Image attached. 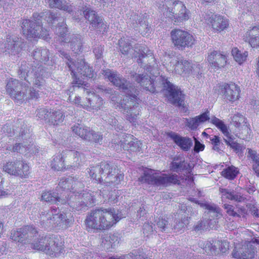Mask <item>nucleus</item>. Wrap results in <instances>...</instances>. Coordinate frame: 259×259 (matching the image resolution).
<instances>
[{"instance_id":"nucleus-1","label":"nucleus","mask_w":259,"mask_h":259,"mask_svg":"<svg viewBox=\"0 0 259 259\" xmlns=\"http://www.w3.org/2000/svg\"><path fill=\"white\" fill-rule=\"evenodd\" d=\"M29 65L26 62H22L19 67L18 75L24 79L27 83L19 81L16 79H10L6 85V91L18 104L29 99H37L38 93L33 88L29 89V85L32 82L35 87L41 88L45 83V78L49 76L50 72L47 71L41 65L32 66L30 72Z\"/></svg>"},{"instance_id":"nucleus-2","label":"nucleus","mask_w":259,"mask_h":259,"mask_svg":"<svg viewBox=\"0 0 259 259\" xmlns=\"http://www.w3.org/2000/svg\"><path fill=\"white\" fill-rule=\"evenodd\" d=\"M102 74L125 94L126 96L119 103V108L125 115L127 120L135 123L140 112V107L137 102V90L116 71L107 69L102 71Z\"/></svg>"},{"instance_id":"nucleus-3","label":"nucleus","mask_w":259,"mask_h":259,"mask_svg":"<svg viewBox=\"0 0 259 259\" xmlns=\"http://www.w3.org/2000/svg\"><path fill=\"white\" fill-rule=\"evenodd\" d=\"M133 77L141 87L150 92L154 93L162 90L167 91L168 100L174 104L182 105L184 100L182 94L178 88L168 80L165 76L161 75L157 77L155 82L147 73H135Z\"/></svg>"},{"instance_id":"nucleus-4","label":"nucleus","mask_w":259,"mask_h":259,"mask_svg":"<svg viewBox=\"0 0 259 259\" xmlns=\"http://www.w3.org/2000/svg\"><path fill=\"white\" fill-rule=\"evenodd\" d=\"M121 218L114 208L97 209L91 211L85 220L87 229L103 231L108 230Z\"/></svg>"},{"instance_id":"nucleus-5","label":"nucleus","mask_w":259,"mask_h":259,"mask_svg":"<svg viewBox=\"0 0 259 259\" xmlns=\"http://www.w3.org/2000/svg\"><path fill=\"white\" fill-rule=\"evenodd\" d=\"M92 172H99L100 177H97L99 183L105 184L106 186L117 185L123 179V175L118 173V170L112 163L102 162L100 165H96Z\"/></svg>"},{"instance_id":"nucleus-6","label":"nucleus","mask_w":259,"mask_h":259,"mask_svg":"<svg viewBox=\"0 0 259 259\" xmlns=\"http://www.w3.org/2000/svg\"><path fill=\"white\" fill-rule=\"evenodd\" d=\"M140 182L156 186H167L171 184H176L178 183V176L176 174L157 175L155 170L146 168L143 175L139 178Z\"/></svg>"},{"instance_id":"nucleus-7","label":"nucleus","mask_w":259,"mask_h":259,"mask_svg":"<svg viewBox=\"0 0 259 259\" xmlns=\"http://www.w3.org/2000/svg\"><path fill=\"white\" fill-rule=\"evenodd\" d=\"M67 66L71 71V74L73 78L72 82V86L70 87V90L72 88L74 90L75 88H80L81 87L84 90V86H85V84L81 79H79V75L92 78L93 74L92 68L82 59L72 64L67 63Z\"/></svg>"},{"instance_id":"nucleus-8","label":"nucleus","mask_w":259,"mask_h":259,"mask_svg":"<svg viewBox=\"0 0 259 259\" xmlns=\"http://www.w3.org/2000/svg\"><path fill=\"white\" fill-rule=\"evenodd\" d=\"M33 20L24 19L22 23V29L23 35L27 38L35 37L46 38L48 35L47 29L42 27L41 21L39 18V14H34Z\"/></svg>"},{"instance_id":"nucleus-9","label":"nucleus","mask_w":259,"mask_h":259,"mask_svg":"<svg viewBox=\"0 0 259 259\" xmlns=\"http://www.w3.org/2000/svg\"><path fill=\"white\" fill-rule=\"evenodd\" d=\"M83 17L88 20L92 28L97 29L102 33L106 31L107 25L104 22L102 18L98 16L89 6L82 7L75 12L73 16V18L76 20H80Z\"/></svg>"},{"instance_id":"nucleus-10","label":"nucleus","mask_w":259,"mask_h":259,"mask_svg":"<svg viewBox=\"0 0 259 259\" xmlns=\"http://www.w3.org/2000/svg\"><path fill=\"white\" fill-rule=\"evenodd\" d=\"M135 51L136 53L135 58H138L137 60L138 64L151 74H154V70L157 69V65L151 51L145 46L140 45L135 47Z\"/></svg>"},{"instance_id":"nucleus-11","label":"nucleus","mask_w":259,"mask_h":259,"mask_svg":"<svg viewBox=\"0 0 259 259\" xmlns=\"http://www.w3.org/2000/svg\"><path fill=\"white\" fill-rule=\"evenodd\" d=\"M76 193L78 195H71L70 198H68V201L67 202L70 207L73 209L78 211L85 210L88 209L89 205L94 203V196L89 192L83 191L79 193L76 191Z\"/></svg>"},{"instance_id":"nucleus-12","label":"nucleus","mask_w":259,"mask_h":259,"mask_svg":"<svg viewBox=\"0 0 259 259\" xmlns=\"http://www.w3.org/2000/svg\"><path fill=\"white\" fill-rule=\"evenodd\" d=\"M81 154L77 151L73 150H65L61 153H58L54 156L53 160L51 162V166L52 168L56 170H61L65 168V159L67 160L70 161L73 159L75 164L74 166L79 165Z\"/></svg>"},{"instance_id":"nucleus-13","label":"nucleus","mask_w":259,"mask_h":259,"mask_svg":"<svg viewBox=\"0 0 259 259\" xmlns=\"http://www.w3.org/2000/svg\"><path fill=\"white\" fill-rule=\"evenodd\" d=\"M170 36L174 45L181 50L191 48L195 41L192 35L187 31L180 29H175L171 30Z\"/></svg>"},{"instance_id":"nucleus-14","label":"nucleus","mask_w":259,"mask_h":259,"mask_svg":"<svg viewBox=\"0 0 259 259\" xmlns=\"http://www.w3.org/2000/svg\"><path fill=\"white\" fill-rule=\"evenodd\" d=\"M37 235L36 229L30 226H26L23 228L18 229L17 230L12 231L11 238L16 242L22 243H29L32 240V237Z\"/></svg>"},{"instance_id":"nucleus-15","label":"nucleus","mask_w":259,"mask_h":259,"mask_svg":"<svg viewBox=\"0 0 259 259\" xmlns=\"http://www.w3.org/2000/svg\"><path fill=\"white\" fill-rule=\"evenodd\" d=\"M3 170L9 174L25 178L29 173V167L23 161L16 160L14 162H8L4 164Z\"/></svg>"},{"instance_id":"nucleus-16","label":"nucleus","mask_w":259,"mask_h":259,"mask_svg":"<svg viewBox=\"0 0 259 259\" xmlns=\"http://www.w3.org/2000/svg\"><path fill=\"white\" fill-rule=\"evenodd\" d=\"M82 186V184L78 181L77 179L74 180L72 177H64L60 180L58 186L57 187L56 191L62 193V195L65 196L66 198L70 195L71 193L75 194L77 191L76 187Z\"/></svg>"},{"instance_id":"nucleus-17","label":"nucleus","mask_w":259,"mask_h":259,"mask_svg":"<svg viewBox=\"0 0 259 259\" xmlns=\"http://www.w3.org/2000/svg\"><path fill=\"white\" fill-rule=\"evenodd\" d=\"M22 39L15 35H8L6 40L1 45V49L6 55H15L22 49Z\"/></svg>"},{"instance_id":"nucleus-18","label":"nucleus","mask_w":259,"mask_h":259,"mask_svg":"<svg viewBox=\"0 0 259 259\" xmlns=\"http://www.w3.org/2000/svg\"><path fill=\"white\" fill-rule=\"evenodd\" d=\"M174 10L167 13L166 17L174 20L175 22H181L188 20L191 14L185 6L181 2H178L174 7Z\"/></svg>"},{"instance_id":"nucleus-19","label":"nucleus","mask_w":259,"mask_h":259,"mask_svg":"<svg viewBox=\"0 0 259 259\" xmlns=\"http://www.w3.org/2000/svg\"><path fill=\"white\" fill-rule=\"evenodd\" d=\"M148 15L146 14L139 15L133 14L131 15L129 23L134 28H137L143 35H146L150 33L151 27L147 21Z\"/></svg>"},{"instance_id":"nucleus-20","label":"nucleus","mask_w":259,"mask_h":259,"mask_svg":"<svg viewBox=\"0 0 259 259\" xmlns=\"http://www.w3.org/2000/svg\"><path fill=\"white\" fill-rule=\"evenodd\" d=\"M240 89L234 83H225L220 88V94L227 101L233 102L239 99Z\"/></svg>"},{"instance_id":"nucleus-21","label":"nucleus","mask_w":259,"mask_h":259,"mask_svg":"<svg viewBox=\"0 0 259 259\" xmlns=\"http://www.w3.org/2000/svg\"><path fill=\"white\" fill-rule=\"evenodd\" d=\"M167 136L184 151H188L193 145L192 140L188 137L181 136L178 134L173 132L167 133Z\"/></svg>"},{"instance_id":"nucleus-22","label":"nucleus","mask_w":259,"mask_h":259,"mask_svg":"<svg viewBox=\"0 0 259 259\" xmlns=\"http://www.w3.org/2000/svg\"><path fill=\"white\" fill-rule=\"evenodd\" d=\"M142 143L134 137L133 136L128 135L123 141H120V147L124 150L130 152H137L142 150Z\"/></svg>"},{"instance_id":"nucleus-23","label":"nucleus","mask_w":259,"mask_h":259,"mask_svg":"<svg viewBox=\"0 0 259 259\" xmlns=\"http://www.w3.org/2000/svg\"><path fill=\"white\" fill-rule=\"evenodd\" d=\"M103 105V101L99 95L94 93H90L86 97V101L84 103V108L91 111L100 109Z\"/></svg>"},{"instance_id":"nucleus-24","label":"nucleus","mask_w":259,"mask_h":259,"mask_svg":"<svg viewBox=\"0 0 259 259\" xmlns=\"http://www.w3.org/2000/svg\"><path fill=\"white\" fill-rule=\"evenodd\" d=\"M64 195H62V193H59L58 191L54 192L50 191L44 192L41 195V199L52 204H65L68 200L66 196L64 197Z\"/></svg>"},{"instance_id":"nucleus-25","label":"nucleus","mask_w":259,"mask_h":259,"mask_svg":"<svg viewBox=\"0 0 259 259\" xmlns=\"http://www.w3.org/2000/svg\"><path fill=\"white\" fill-rule=\"evenodd\" d=\"M207 60L211 67L218 69L225 66L226 64V57L220 52L213 51L208 55Z\"/></svg>"},{"instance_id":"nucleus-26","label":"nucleus","mask_w":259,"mask_h":259,"mask_svg":"<svg viewBox=\"0 0 259 259\" xmlns=\"http://www.w3.org/2000/svg\"><path fill=\"white\" fill-rule=\"evenodd\" d=\"M243 40L253 48H259V25L249 29L243 35Z\"/></svg>"},{"instance_id":"nucleus-27","label":"nucleus","mask_w":259,"mask_h":259,"mask_svg":"<svg viewBox=\"0 0 259 259\" xmlns=\"http://www.w3.org/2000/svg\"><path fill=\"white\" fill-rule=\"evenodd\" d=\"M49 242L46 247L45 252L50 255H56V254L62 252L63 249L61 242L54 236H52L48 239Z\"/></svg>"},{"instance_id":"nucleus-28","label":"nucleus","mask_w":259,"mask_h":259,"mask_svg":"<svg viewBox=\"0 0 259 259\" xmlns=\"http://www.w3.org/2000/svg\"><path fill=\"white\" fill-rule=\"evenodd\" d=\"M219 190L223 198L237 202H242L245 199L241 194L236 189L234 190L226 188H220Z\"/></svg>"},{"instance_id":"nucleus-29","label":"nucleus","mask_w":259,"mask_h":259,"mask_svg":"<svg viewBox=\"0 0 259 259\" xmlns=\"http://www.w3.org/2000/svg\"><path fill=\"white\" fill-rule=\"evenodd\" d=\"M203 252L209 256L217 255L219 254V250L217 248L216 240H207L199 243Z\"/></svg>"},{"instance_id":"nucleus-30","label":"nucleus","mask_w":259,"mask_h":259,"mask_svg":"<svg viewBox=\"0 0 259 259\" xmlns=\"http://www.w3.org/2000/svg\"><path fill=\"white\" fill-rule=\"evenodd\" d=\"M209 112H205L194 118L186 119V125L191 130H196L199 124L209 119Z\"/></svg>"},{"instance_id":"nucleus-31","label":"nucleus","mask_w":259,"mask_h":259,"mask_svg":"<svg viewBox=\"0 0 259 259\" xmlns=\"http://www.w3.org/2000/svg\"><path fill=\"white\" fill-rule=\"evenodd\" d=\"M52 223L51 226H60L62 228H66L70 226L71 220L67 218L66 214L64 213H59L54 212V215L52 216Z\"/></svg>"},{"instance_id":"nucleus-32","label":"nucleus","mask_w":259,"mask_h":259,"mask_svg":"<svg viewBox=\"0 0 259 259\" xmlns=\"http://www.w3.org/2000/svg\"><path fill=\"white\" fill-rule=\"evenodd\" d=\"M49 238L47 236H40L37 232L36 236L34 235V237H32L31 240L32 242L31 241L30 243L31 244L33 249L45 252L46 247H48L47 245Z\"/></svg>"},{"instance_id":"nucleus-33","label":"nucleus","mask_w":259,"mask_h":259,"mask_svg":"<svg viewBox=\"0 0 259 259\" xmlns=\"http://www.w3.org/2000/svg\"><path fill=\"white\" fill-rule=\"evenodd\" d=\"M204 205L205 208L208 210L207 214L209 216V218L206 219V220H208L209 224L211 225V226H213L214 225L213 224L216 223L214 220H217L222 217L220 208L215 204H205Z\"/></svg>"},{"instance_id":"nucleus-34","label":"nucleus","mask_w":259,"mask_h":259,"mask_svg":"<svg viewBox=\"0 0 259 259\" xmlns=\"http://www.w3.org/2000/svg\"><path fill=\"white\" fill-rule=\"evenodd\" d=\"M51 8H56L71 14L73 11V6L65 0H48Z\"/></svg>"},{"instance_id":"nucleus-35","label":"nucleus","mask_w":259,"mask_h":259,"mask_svg":"<svg viewBox=\"0 0 259 259\" xmlns=\"http://www.w3.org/2000/svg\"><path fill=\"white\" fill-rule=\"evenodd\" d=\"M58 209L53 208L52 209L45 210L41 212L40 214V222L41 225L45 227L51 226L52 223V216L54 215V212H57Z\"/></svg>"},{"instance_id":"nucleus-36","label":"nucleus","mask_w":259,"mask_h":259,"mask_svg":"<svg viewBox=\"0 0 259 259\" xmlns=\"http://www.w3.org/2000/svg\"><path fill=\"white\" fill-rule=\"evenodd\" d=\"M120 240L117 234H110L108 236L105 237L103 241L104 247L108 250L111 248H115L118 244Z\"/></svg>"},{"instance_id":"nucleus-37","label":"nucleus","mask_w":259,"mask_h":259,"mask_svg":"<svg viewBox=\"0 0 259 259\" xmlns=\"http://www.w3.org/2000/svg\"><path fill=\"white\" fill-rule=\"evenodd\" d=\"M235 139V137L230 134L226 138H224V141L235 152L238 154V155H242L243 150L245 149V147L241 144L234 141Z\"/></svg>"},{"instance_id":"nucleus-38","label":"nucleus","mask_w":259,"mask_h":259,"mask_svg":"<svg viewBox=\"0 0 259 259\" xmlns=\"http://www.w3.org/2000/svg\"><path fill=\"white\" fill-rule=\"evenodd\" d=\"M228 20L220 16L214 15V17L211 25L212 28L218 31H221L224 30L228 26Z\"/></svg>"},{"instance_id":"nucleus-39","label":"nucleus","mask_w":259,"mask_h":259,"mask_svg":"<svg viewBox=\"0 0 259 259\" xmlns=\"http://www.w3.org/2000/svg\"><path fill=\"white\" fill-rule=\"evenodd\" d=\"M82 37L79 34H73L70 37L69 42L70 48L75 54H78L82 50Z\"/></svg>"},{"instance_id":"nucleus-40","label":"nucleus","mask_w":259,"mask_h":259,"mask_svg":"<svg viewBox=\"0 0 259 259\" xmlns=\"http://www.w3.org/2000/svg\"><path fill=\"white\" fill-rule=\"evenodd\" d=\"M32 56L37 61L46 64L49 61V52L46 48H37L33 51Z\"/></svg>"},{"instance_id":"nucleus-41","label":"nucleus","mask_w":259,"mask_h":259,"mask_svg":"<svg viewBox=\"0 0 259 259\" xmlns=\"http://www.w3.org/2000/svg\"><path fill=\"white\" fill-rule=\"evenodd\" d=\"M39 15V18L43 16L45 17V19L49 24H53L56 21L61 22L64 21L63 17H60V14L56 12L48 10Z\"/></svg>"},{"instance_id":"nucleus-42","label":"nucleus","mask_w":259,"mask_h":259,"mask_svg":"<svg viewBox=\"0 0 259 259\" xmlns=\"http://www.w3.org/2000/svg\"><path fill=\"white\" fill-rule=\"evenodd\" d=\"M64 119V116L60 110H50L48 123L52 125H58Z\"/></svg>"},{"instance_id":"nucleus-43","label":"nucleus","mask_w":259,"mask_h":259,"mask_svg":"<svg viewBox=\"0 0 259 259\" xmlns=\"http://www.w3.org/2000/svg\"><path fill=\"white\" fill-rule=\"evenodd\" d=\"M247 253H245L244 251V247L239 249L238 250H233L232 256L233 257L237 259H252L255 254V251L253 250H246Z\"/></svg>"},{"instance_id":"nucleus-44","label":"nucleus","mask_w":259,"mask_h":259,"mask_svg":"<svg viewBox=\"0 0 259 259\" xmlns=\"http://www.w3.org/2000/svg\"><path fill=\"white\" fill-rule=\"evenodd\" d=\"M102 119L116 131L119 132L123 130V126L121 123H119L118 121L113 116L105 114L102 116Z\"/></svg>"},{"instance_id":"nucleus-45","label":"nucleus","mask_w":259,"mask_h":259,"mask_svg":"<svg viewBox=\"0 0 259 259\" xmlns=\"http://www.w3.org/2000/svg\"><path fill=\"white\" fill-rule=\"evenodd\" d=\"M103 139L102 134L98 132H96L90 128L88 134L87 136H86L85 141L101 145L102 144Z\"/></svg>"},{"instance_id":"nucleus-46","label":"nucleus","mask_w":259,"mask_h":259,"mask_svg":"<svg viewBox=\"0 0 259 259\" xmlns=\"http://www.w3.org/2000/svg\"><path fill=\"white\" fill-rule=\"evenodd\" d=\"M179 1L176 0H164L161 2L162 4H160L159 8L163 13V15L166 16L168 12H170L174 10V7H175V5Z\"/></svg>"},{"instance_id":"nucleus-47","label":"nucleus","mask_w":259,"mask_h":259,"mask_svg":"<svg viewBox=\"0 0 259 259\" xmlns=\"http://www.w3.org/2000/svg\"><path fill=\"white\" fill-rule=\"evenodd\" d=\"M210 141L212 145V149L220 154L224 152L225 149L224 144L221 142L220 138L218 136H212L210 137Z\"/></svg>"},{"instance_id":"nucleus-48","label":"nucleus","mask_w":259,"mask_h":259,"mask_svg":"<svg viewBox=\"0 0 259 259\" xmlns=\"http://www.w3.org/2000/svg\"><path fill=\"white\" fill-rule=\"evenodd\" d=\"M222 175L225 178L230 180H234L239 173V170L233 165L229 166L223 169L221 172Z\"/></svg>"},{"instance_id":"nucleus-49","label":"nucleus","mask_w":259,"mask_h":259,"mask_svg":"<svg viewBox=\"0 0 259 259\" xmlns=\"http://www.w3.org/2000/svg\"><path fill=\"white\" fill-rule=\"evenodd\" d=\"M71 128L72 132L84 140H85L86 136H87L90 130L89 127L84 126L79 124H77L73 125Z\"/></svg>"},{"instance_id":"nucleus-50","label":"nucleus","mask_w":259,"mask_h":259,"mask_svg":"<svg viewBox=\"0 0 259 259\" xmlns=\"http://www.w3.org/2000/svg\"><path fill=\"white\" fill-rule=\"evenodd\" d=\"M232 55L234 60L239 64H241L246 59L248 56L247 51L241 52L237 48H234L232 50Z\"/></svg>"},{"instance_id":"nucleus-51","label":"nucleus","mask_w":259,"mask_h":259,"mask_svg":"<svg viewBox=\"0 0 259 259\" xmlns=\"http://www.w3.org/2000/svg\"><path fill=\"white\" fill-rule=\"evenodd\" d=\"M210 122L214 124L222 132L226 138L231 134L229 132L227 125L220 119L215 117H213L211 119Z\"/></svg>"},{"instance_id":"nucleus-52","label":"nucleus","mask_w":259,"mask_h":259,"mask_svg":"<svg viewBox=\"0 0 259 259\" xmlns=\"http://www.w3.org/2000/svg\"><path fill=\"white\" fill-rule=\"evenodd\" d=\"M190 164L185 162V160L179 162L172 161L170 163L171 169L176 172L187 170Z\"/></svg>"},{"instance_id":"nucleus-53","label":"nucleus","mask_w":259,"mask_h":259,"mask_svg":"<svg viewBox=\"0 0 259 259\" xmlns=\"http://www.w3.org/2000/svg\"><path fill=\"white\" fill-rule=\"evenodd\" d=\"M248 157L253 161L252 168L254 171H259V154L251 149L248 148Z\"/></svg>"},{"instance_id":"nucleus-54","label":"nucleus","mask_w":259,"mask_h":259,"mask_svg":"<svg viewBox=\"0 0 259 259\" xmlns=\"http://www.w3.org/2000/svg\"><path fill=\"white\" fill-rule=\"evenodd\" d=\"M130 38L123 37L119 40L120 51L122 54L127 55L131 49V44Z\"/></svg>"},{"instance_id":"nucleus-55","label":"nucleus","mask_w":259,"mask_h":259,"mask_svg":"<svg viewBox=\"0 0 259 259\" xmlns=\"http://www.w3.org/2000/svg\"><path fill=\"white\" fill-rule=\"evenodd\" d=\"M142 250L140 249L134 250L132 252H130L128 254H125L118 257H115L114 256L110 257L108 259H127L129 257H132L133 259H141V257L143 258H144V255H142L141 253L142 252Z\"/></svg>"},{"instance_id":"nucleus-56","label":"nucleus","mask_w":259,"mask_h":259,"mask_svg":"<svg viewBox=\"0 0 259 259\" xmlns=\"http://www.w3.org/2000/svg\"><path fill=\"white\" fill-rule=\"evenodd\" d=\"M155 222L157 227L161 232H168L170 230L172 229V226L170 225L168 221L165 219L158 218Z\"/></svg>"},{"instance_id":"nucleus-57","label":"nucleus","mask_w":259,"mask_h":259,"mask_svg":"<svg viewBox=\"0 0 259 259\" xmlns=\"http://www.w3.org/2000/svg\"><path fill=\"white\" fill-rule=\"evenodd\" d=\"M214 227L211 226V225L209 224L208 220H206V218L202 221L198 222L193 227V229L195 231H204L210 228H212Z\"/></svg>"},{"instance_id":"nucleus-58","label":"nucleus","mask_w":259,"mask_h":259,"mask_svg":"<svg viewBox=\"0 0 259 259\" xmlns=\"http://www.w3.org/2000/svg\"><path fill=\"white\" fill-rule=\"evenodd\" d=\"M189 224V220L188 217H185L181 220H177L176 224L172 227L176 232L182 230L184 229L185 227Z\"/></svg>"},{"instance_id":"nucleus-59","label":"nucleus","mask_w":259,"mask_h":259,"mask_svg":"<svg viewBox=\"0 0 259 259\" xmlns=\"http://www.w3.org/2000/svg\"><path fill=\"white\" fill-rule=\"evenodd\" d=\"M50 116V111L46 108H40L37 110L36 117L40 119L44 120L48 123Z\"/></svg>"},{"instance_id":"nucleus-60","label":"nucleus","mask_w":259,"mask_h":259,"mask_svg":"<svg viewBox=\"0 0 259 259\" xmlns=\"http://www.w3.org/2000/svg\"><path fill=\"white\" fill-rule=\"evenodd\" d=\"M56 32L57 34L60 36L62 38H64V36L67 32L66 24L64 22V21H62L58 23Z\"/></svg>"},{"instance_id":"nucleus-61","label":"nucleus","mask_w":259,"mask_h":259,"mask_svg":"<svg viewBox=\"0 0 259 259\" xmlns=\"http://www.w3.org/2000/svg\"><path fill=\"white\" fill-rule=\"evenodd\" d=\"M217 248H218L220 253H225L229 249V243L226 241L216 240Z\"/></svg>"},{"instance_id":"nucleus-62","label":"nucleus","mask_w":259,"mask_h":259,"mask_svg":"<svg viewBox=\"0 0 259 259\" xmlns=\"http://www.w3.org/2000/svg\"><path fill=\"white\" fill-rule=\"evenodd\" d=\"M224 208L226 210L227 213L231 216L240 217V211L238 210L237 211L234 210V207L233 205L228 204H224L223 205Z\"/></svg>"},{"instance_id":"nucleus-63","label":"nucleus","mask_w":259,"mask_h":259,"mask_svg":"<svg viewBox=\"0 0 259 259\" xmlns=\"http://www.w3.org/2000/svg\"><path fill=\"white\" fill-rule=\"evenodd\" d=\"M154 226V225L153 226L152 224L149 223H145L143 228L144 235L148 237L150 235L152 234L155 230Z\"/></svg>"},{"instance_id":"nucleus-64","label":"nucleus","mask_w":259,"mask_h":259,"mask_svg":"<svg viewBox=\"0 0 259 259\" xmlns=\"http://www.w3.org/2000/svg\"><path fill=\"white\" fill-rule=\"evenodd\" d=\"M104 49L101 45H96L93 48V52L97 59H101L103 57Z\"/></svg>"}]
</instances>
